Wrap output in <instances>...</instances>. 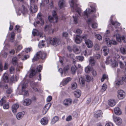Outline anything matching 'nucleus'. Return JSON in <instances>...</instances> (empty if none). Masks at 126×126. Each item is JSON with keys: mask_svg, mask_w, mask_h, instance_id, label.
<instances>
[{"mask_svg": "<svg viewBox=\"0 0 126 126\" xmlns=\"http://www.w3.org/2000/svg\"><path fill=\"white\" fill-rule=\"evenodd\" d=\"M46 54L43 52L40 51L37 52L32 59V61H37L38 59L41 58L44 59L46 58Z\"/></svg>", "mask_w": 126, "mask_h": 126, "instance_id": "f257e3e1", "label": "nucleus"}, {"mask_svg": "<svg viewBox=\"0 0 126 126\" xmlns=\"http://www.w3.org/2000/svg\"><path fill=\"white\" fill-rule=\"evenodd\" d=\"M21 84L22 86V91L20 93V94L23 95L24 96L28 95V92L26 90L27 85V81L23 80L21 82Z\"/></svg>", "mask_w": 126, "mask_h": 126, "instance_id": "f03ea898", "label": "nucleus"}, {"mask_svg": "<svg viewBox=\"0 0 126 126\" xmlns=\"http://www.w3.org/2000/svg\"><path fill=\"white\" fill-rule=\"evenodd\" d=\"M77 1V0H71L70 3V5L73 9H75L76 12H77L80 16V13L81 12V10L80 8L77 7V5L76 3Z\"/></svg>", "mask_w": 126, "mask_h": 126, "instance_id": "7ed1b4c3", "label": "nucleus"}, {"mask_svg": "<svg viewBox=\"0 0 126 126\" xmlns=\"http://www.w3.org/2000/svg\"><path fill=\"white\" fill-rule=\"evenodd\" d=\"M53 16H49L48 17L49 21L50 22L56 23L58 19V17L57 15L56 12L53 10L52 13Z\"/></svg>", "mask_w": 126, "mask_h": 126, "instance_id": "20e7f679", "label": "nucleus"}, {"mask_svg": "<svg viewBox=\"0 0 126 126\" xmlns=\"http://www.w3.org/2000/svg\"><path fill=\"white\" fill-rule=\"evenodd\" d=\"M35 0H30V10L32 13H35L37 10V6L35 5Z\"/></svg>", "mask_w": 126, "mask_h": 126, "instance_id": "39448f33", "label": "nucleus"}, {"mask_svg": "<svg viewBox=\"0 0 126 126\" xmlns=\"http://www.w3.org/2000/svg\"><path fill=\"white\" fill-rule=\"evenodd\" d=\"M49 41L51 45L55 46L58 45L61 43L60 39L55 37L51 38L50 39Z\"/></svg>", "mask_w": 126, "mask_h": 126, "instance_id": "423d86ee", "label": "nucleus"}, {"mask_svg": "<svg viewBox=\"0 0 126 126\" xmlns=\"http://www.w3.org/2000/svg\"><path fill=\"white\" fill-rule=\"evenodd\" d=\"M42 67L40 65L38 66L37 67L36 72L35 70L32 69L31 70V72L29 76L30 78H32L35 75L36 72H40L41 71V70H42Z\"/></svg>", "mask_w": 126, "mask_h": 126, "instance_id": "0eeeda50", "label": "nucleus"}, {"mask_svg": "<svg viewBox=\"0 0 126 126\" xmlns=\"http://www.w3.org/2000/svg\"><path fill=\"white\" fill-rule=\"evenodd\" d=\"M37 17L38 18L37 21H36L35 23H34V24L35 26H37L36 24H39L41 25H43L44 24V22L43 19L42 18L41 14L39 13L37 15Z\"/></svg>", "mask_w": 126, "mask_h": 126, "instance_id": "6e6552de", "label": "nucleus"}, {"mask_svg": "<svg viewBox=\"0 0 126 126\" xmlns=\"http://www.w3.org/2000/svg\"><path fill=\"white\" fill-rule=\"evenodd\" d=\"M92 10H90L89 8L86 9V11L84 12L83 15L86 16L88 17L89 16L90 14H91L94 12H95V8L91 7Z\"/></svg>", "mask_w": 126, "mask_h": 126, "instance_id": "1a4fd4ad", "label": "nucleus"}, {"mask_svg": "<svg viewBox=\"0 0 126 126\" xmlns=\"http://www.w3.org/2000/svg\"><path fill=\"white\" fill-rule=\"evenodd\" d=\"M86 39V37L85 35H82L81 36L77 35L75 39V42L77 44H79L81 42L82 39L85 40Z\"/></svg>", "mask_w": 126, "mask_h": 126, "instance_id": "9d476101", "label": "nucleus"}, {"mask_svg": "<svg viewBox=\"0 0 126 126\" xmlns=\"http://www.w3.org/2000/svg\"><path fill=\"white\" fill-rule=\"evenodd\" d=\"M113 117L114 121L117 125L119 126L122 124V121L121 118L114 115H113Z\"/></svg>", "mask_w": 126, "mask_h": 126, "instance_id": "9b49d317", "label": "nucleus"}, {"mask_svg": "<svg viewBox=\"0 0 126 126\" xmlns=\"http://www.w3.org/2000/svg\"><path fill=\"white\" fill-rule=\"evenodd\" d=\"M105 40L106 44L108 47H111V44H112L114 45H116V42L115 41L113 40H110L109 38H106L105 37Z\"/></svg>", "mask_w": 126, "mask_h": 126, "instance_id": "f8f14e48", "label": "nucleus"}, {"mask_svg": "<svg viewBox=\"0 0 126 126\" xmlns=\"http://www.w3.org/2000/svg\"><path fill=\"white\" fill-rule=\"evenodd\" d=\"M118 97L119 99H122L125 97V93L123 90H119L118 91Z\"/></svg>", "mask_w": 126, "mask_h": 126, "instance_id": "ddd939ff", "label": "nucleus"}, {"mask_svg": "<svg viewBox=\"0 0 126 126\" xmlns=\"http://www.w3.org/2000/svg\"><path fill=\"white\" fill-rule=\"evenodd\" d=\"M19 10L21 11L23 15H25L28 14V11L27 8L25 7L23 5H22Z\"/></svg>", "mask_w": 126, "mask_h": 126, "instance_id": "4468645a", "label": "nucleus"}, {"mask_svg": "<svg viewBox=\"0 0 126 126\" xmlns=\"http://www.w3.org/2000/svg\"><path fill=\"white\" fill-rule=\"evenodd\" d=\"M72 100L70 98L65 99L63 101V104L66 107L70 105L72 103Z\"/></svg>", "mask_w": 126, "mask_h": 126, "instance_id": "2eb2a0df", "label": "nucleus"}, {"mask_svg": "<svg viewBox=\"0 0 126 126\" xmlns=\"http://www.w3.org/2000/svg\"><path fill=\"white\" fill-rule=\"evenodd\" d=\"M58 5L60 8L62 9L66 6V4L65 0H62L59 1Z\"/></svg>", "mask_w": 126, "mask_h": 126, "instance_id": "dca6fc26", "label": "nucleus"}, {"mask_svg": "<svg viewBox=\"0 0 126 126\" xmlns=\"http://www.w3.org/2000/svg\"><path fill=\"white\" fill-rule=\"evenodd\" d=\"M51 104L49 103L47 104L44 107L43 110V113L45 114L50 107Z\"/></svg>", "mask_w": 126, "mask_h": 126, "instance_id": "f3484780", "label": "nucleus"}, {"mask_svg": "<svg viewBox=\"0 0 126 126\" xmlns=\"http://www.w3.org/2000/svg\"><path fill=\"white\" fill-rule=\"evenodd\" d=\"M71 78L70 77H68L63 79L62 81L61 82V84L64 86L67 84L69 81L71 80Z\"/></svg>", "mask_w": 126, "mask_h": 126, "instance_id": "a211bd4d", "label": "nucleus"}, {"mask_svg": "<svg viewBox=\"0 0 126 126\" xmlns=\"http://www.w3.org/2000/svg\"><path fill=\"white\" fill-rule=\"evenodd\" d=\"M85 43L87 47L88 48H91L93 46V42L90 40L88 39L85 40Z\"/></svg>", "mask_w": 126, "mask_h": 126, "instance_id": "6ab92c4d", "label": "nucleus"}, {"mask_svg": "<svg viewBox=\"0 0 126 126\" xmlns=\"http://www.w3.org/2000/svg\"><path fill=\"white\" fill-rule=\"evenodd\" d=\"M116 38L117 41L119 42L121 41V39L124 41V42H126V39H125V38L123 36L121 37L119 34H116Z\"/></svg>", "mask_w": 126, "mask_h": 126, "instance_id": "aec40b11", "label": "nucleus"}, {"mask_svg": "<svg viewBox=\"0 0 126 126\" xmlns=\"http://www.w3.org/2000/svg\"><path fill=\"white\" fill-rule=\"evenodd\" d=\"M45 31H48L49 32L51 33H53L54 31L52 29L51 26L46 25L44 28Z\"/></svg>", "mask_w": 126, "mask_h": 126, "instance_id": "412c9836", "label": "nucleus"}, {"mask_svg": "<svg viewBox=\"0 0 126 126\" xmlns=\"http://www.w3.org/2000/svg\"><path fill=\"white\" fill-rule=\"evenodd\" d=\"M19 107V105L17 104L13 105L12 106V109L13 112L15 113L17 112V110Z\"/></svg>", "mask_w": 126, "mask_h": 126, "instance_id": "4be33fe9", "label": "nucleus"}, {"mask_svg": "<svg viewBox=\"0 0 126 126\" xmlns=\"http://www.w3.org/2000/svg\"><path fill=\"white\" fill-rule=\"evenodd\" d=\"M32 101L31 99H27L24 100L23 102V104L24 106H29L31 103Z\"/></svg>", "mask_w": 126, "mask_h": 126, "instance_id": "5701e85b", "label": "nucleus"}, {"mask_svg": "<svg viewBox=\"0 0 126 126\" xmlns=\"http://www.w3.org/2000/svg\"><path fill=\"white\" fill-rule=\"evenodd\" d=\"M2 79L3 80L4 82L6 83H8L9 79L8 77V75L7 73H4L2 77Z\"/></svg>", "mask_w": 126, "mask_h": 126, "instance_id": "b1692460", "label": "nucleus"}, {"mask_svg": "<svg viewBox=\"0 0 126 126\" xmlns=\"http://www.w3.org/2000/svg\"><path fill=\"white\" fill-rule=\"evenodd\" d=\"M48 121V119L47 118L44 117L41 119V123L42 124L45 125L47 124Z\"/></svg>", "mask_w": 126, "mask_h": 126, "instance_id": "393cba45", "label": "nucleus"}, {"mask_svg": "<svg viewBox=\"0 0 126 126\" xmlns=\"http://www.w3.org/2000/svg\"><path fill=\"white\" fill-rule=\"evenodd\" d=\"M24 111H22L17 113L16 115V117L18 120H20L24 116Z\"/></svg>", "mask_w": 126, "mask_h": 126, "instance_id": "a878e982", "label": "nucleus"}, {"mask_svg": "<svg viewBox=\"0 0 126 126\" xmlns=\"http://www.w3.org/2000/svg\"><path fill=\"white\" fill-rule=\"evenodd\" d=\"M102 111L100 110H98L94 114V116L95 117L98 118L99 117H102Z\"/></svg>", "mask_w": 126, "mask_h": 126, "instance_id": "bb28decb", "label": "nucleus"}, {"mask_svg": "<svg viewBox=\"0 0 126 126\" xmlns=\"http://www.w3.org/2000/svg\"><path fill=\"white\" fill-rule=\"evenodd\" d=\"M102 50H103L104 52V55L105 56L107 55L109 52V50L108 48L105 46L103 47L102 48Z\"/></svg>", "mask_w": 126, "mask_h": 126, "instance_id": "cd10ccee", "label": "nucleus"}, {"mask_svg": "<svg viewBox=\"0 0 126 126\" xmlns=\"http://www.w3.org/2000/svg\"><path fill=\"white\" fill-rule=\"evenodd\" d=\"M74 94L77 97H79L81 94V92L80 90L78 89H77L74 92Z\"/></svg>", "mask_w": 126, "mask_h": 126, "instance_id": "c85d7f7f", "label": "nucleus"}, {"mask_svg": "<svg viewBox=\"0 0 126 126\" xmlns=\"http://www.w3.org/2000/svg\"><path fill=\"white\" fill-rule=\"evenodd\" d=\"M123 83V82L121 80L117 79L114 82V84L116 86H119L120 85L122 84Z\"/></svg>", "mask_w": 126, "mask_h": 126, "instance_id": "c756f323", "label": "nucleus"}, {"mask_svg": "<svg viewBox=\"0 0 126 126\" xmlns=\"http://www.w3.org/2000/svg\"><path fill=\"white\" fill-rule=\"evenodd\" d=\"M89 63L91 66L94 65L96 63L95 61L94 60V58L92 57H90V58Z\"/></svg>", "mask_w": 126, "mask_h": 126, "instance_id": "7c9ffc66", "label": "nucleus"}, {"mask_svg": "<svg viewBox=\"0 0 126 126\" xmlns=\"http://www.w3.org/2000/svg\"><path fill=\"white\" fill-rule=\"evenodd\" d=\"M32 33L34 36H39L40 37H41L42 36L41 34H40L38 31L36 30H33L32 31Z\"/></svg>", "mask_w": 126, "mask_h": 126, "instance_id": "2f4dec72", "label": "nucleus"}, {"mask_svg": "<svg viewBox=\"0 0 126 126\" xmlns=\"http://www.w3.org/2000/svg\"><path fill=\"white\" fill-rule=\"evenodd\" d=\"M111 63V66L113 67H115L117 66L118 64L117 62L116 61L113 60L112 59L110 60Z\"/></svg>", "mask_w": 126, "mask_h": 126, "instance_id": "473e14b6", "label": "nucleus"}, {"mask_svg": "<svg viewBox=\"0 0 126 126\" xmlns=\"http://www.w3.org/2000/svg\"><path fill=\"white\" fill-rule=\"evenodd\" d=\"M114 112L115 114L117 115H120L121 113V111L120 109L118 107L115 108L114 109Z\"/></svg>", "mask_w": 126, "mask_h": 126, "instance_id": "72a5a7b5", "label": "nucleus"}, {"mask_svg": "<svg viewBox=\"0 0 126 126\" xmlns=\"http://www.w3.org/2000/svg\"><path fill=\"white\" fill-rule=\"evenodd\" d=\"M108 105L111 107L115 106L116 104L115 101L114 100H110L108 102Z\"/></svg>", "mask_w": 126, "mask_h": 126, "instance_id": "f704fd0d", "label": "nucleus"}, {"mask_svg": "<svg viewBox=\"0 0 126 126\" xmlns=\"http://www.w3.org/2000/svg\"><path fill=\"white\" fill-rule=\"evenodd\" d=\"M6 98L5 96H4L1 99L0 101V104L1 106H2L5 104L6 103L5 99Z\"/></svg>", "mask_w": 126, "mask_h": 126, "instance_id": "c9c22d12", "label": "nucleus"}, {"mask_svg": "<svg viewBox=\"0 0 126 126\" xmlns=\"http://www.w3.org/2000/svg\"><path fill=\"white\" fill-rule=\"evenodd\" d=\"M92 70V68L89 66H87L85 68V71L86 73H89Z\"/></svg>", "mask_w": 126, "mask_h": 126, "instance_id": "e433bc0d", "label": "nucleus"}, {"mask_svg": "<svg viewBox=\"0 0 126 126\" xmlns=\"http://www.w3.org/2000/svg\"><path fill=\"white\" fill-rule=\"evenodd\" d=\"M17 58L16 57H15L12 59V62L13 65H15L17 63Z\"/></svg>", "mask_w": 126, "mask_h": 126, "instance_id": "4c0bfd02", "label": "nucleus"}, {"mask_svg": "<svg viewBox=\"0 0 126 126\" xmlns=\"http://www.w3.org/2000/svg\"><path fill=\"white\" fill-rule=\"evenodd\" d=\"M15 36V33L14 32H12L11 34V41L12 42H14V39Z\"/></svg>", "mask_w": 126, "mask_h": 126, "instance_id": "58836bf2", "label": "nucleus"}, {"mask_svg": "<svg viewBox=\"0 0 126 126\" xmlns=\"http://www.w3.org/2000/svg\"><path fill=\"white\" fill-rule=\"evenodd\" d=\"M77 67L76 66H72L71 68V71L72 72L73 74L75 73L76 70L77 69Z\"/></svg>", "mask_w": 126, "mask_h": 126, "instance_id": "ea45409f", "label": "nucleus"}, {"mask_svg": "<svg viewBox=\"0 0 126 126\" xmlns=\"http://www.w3.org/2000/svg\"><path fill=\"white\" fill-rule=\"evenodd\" d=\"M85 80L82 77H80L79 79V82L80 84H81L83 86L84 85Z\"/></svg>", "mask_w": 126, "mask_h": 126, "instance_id": "a19ab883", "label": "nucleus"}, {"mask_svg": "<svg viewBox=\"0 0 126 126\" xmlns=\"http://www.w3.org/2000/svg\"><path fill=\"white\" fill-rule=\"evenodd\" d=\"M30 84L32 87H37L38 86V83L32 81L31 82Z\"/></svg>", "mask_w": 126, "mask_h": 126, "instance_id": "79ce46f5", "label": "nucleus"}, {"mask_svg": "<svg viewBox=\"0 0 126 126\" xmlns=\"http://www.w3.org/2000/svg\"><path fill=\"white\" fill-rule=\"evenodd\" d=\"M44 42V41L43 40L41 42H39L38 44V46L39 48H42L44 47L45 45L43 43Z\"/></svg>", "mask_w": 126, "mask_h": 126, "instance_id": "37998d69", "label": "nucleus"}, {"mask_svg": "<svg viewBox=\"0 0 126 126\" xmlns=\"http://www.w3.org/2000/svg\"><path fill=\"white\" fill-rule=\"evenodd\" d=\"M121 52L123 54H126V50L123 47H121L120 49Z\"/></svg>", "mask_w": 126, "mask_h": 126, "instance_id": "c03bdc74", "label": "nucleus"}, {"mask_svg": "<svg viewBox=\"0 0 126 126\" xmlns=\"http://www.w3.org/2000/svg\"><path fill=\"white\" fill-rule=\"evenodd\" d=\"M74 22L75 24H77L78 23V16H73Z\"/></svg>", "mask_w": 126, "mask_h": 126, "instance_id": "a18cd8bd", "label": "nucleus"}, {"mask_svg": "<svg viewBox=\"0 0 126 126\" xmlns=\"http://www.w3.org/2000/svg\"><path fill=\"white\" fill-rule=\"evenodd\" d=\"M59 120V118L58 116H55L53 118L52 122L54 123H55L56 122H57Z\"/></svg>", "mask_w": 126, "mask_h": 126, "instance_id": "49530a36", "label": "nucleus"}, {"mask_svg": "<svg viewBox=\"0 0 126 126\" xmlns=\"http://www.w3.org/2000/svg\"><path fill=\"white\" fill-rule=\"evenodd\" d=\"M111 23L112 25H115L116 26H119L120 25V24L118 22L116 21H111Z\"/></svg>", "mask_w": 126, "mask_h": 126, "instance_id": "de8ad7c7", "label": "nucleus"}, {"mask_svg": "<svg viewBox=\"0 0 126 126\" xmlns=\"http://www.w3.org/2000/svg\"><path fill=\"white\" fill-rule=\"evenodd\" d=\"M76 58L79 61H82L84 59V57L82 56H78L76 57Z\"/></svg>", "mask_w": 126, "mask_h": 126, "instance_id": "09e8293b", "label": "nucleus"}, {"mask_svg": "<svg viewBox=\"0 0 126 126\" xmlns=\"http://www.w3.org/2000/svg\"><path fill=\"white\" fill-rule=\"evenodd\" d=\"M10 80L12 81H16L17 80V78L16 76H13L10 79Z\"/></svg>", "mask_w": 126, "mask_h": 126, "instance_id": "8fccbe9b", "label": "nucleus"}, {"mask_svg": "<svg viewBox=\"0 0 126 126\" xmlns=\"http://www.w3.org/2000/svg\"><path fill=\"white\" fill-rule=\"evenodd\" d=\"M77 86V84L76 83H74L72 84L71 88L72 89L74 90L76 89Z\"/></svg>", "mask_w": 126, "mask_h": 126, "instance_id": "3c124183", "label": "nucleus"}, {"mask_svg": "<svg viewBox=\"0 0 126 126\" xmlns=\"http://www.w3.org/2000/svg\"><path fill=\"white\" fill-rule=\"evenodd\" d=\"M92 78H91V77L87 75L86 76V80L87 82H89L92 80Z\"/></svg>", "mask_w": 126, "mask_h": 126, "instance_id": "603ef678", "label": "nucleus"}, {"mask_svg": "<svg viewBox=\"0 0 126 126\" xmlns=\"http://www.w3.org/2000/svg\"><path fill=\"white\" fill-rule=\"evenodd\" d=\"M19 26L16 25L15 27V30H16L17 32H21V30L19 29Z\"/></svg>", "mask_w": 126, "mask_h": 126, "instance_id": "864d4df0", "label": "nucleus"}, {"mask_svg": "<svg viewBox=\"0 0 126 126\" xmlns=\"http://www.w3.org/2000/svg\"><path fill=\"white\" fill-rule=\"evenodd\" d=\"M73 50L75 52H77V53H78L79 51V49L76 46L74 47Z\"/></svg>", "mask_w": 126, "mask_h": 126, "instance_id": "5fc2aeb1", "label": "nucleus"}, {"mask_svg": "<svg viewBox=\"0 0 126 126\" xmlns=\"http://www.w3.org/2000/svg\"><path fill=\"white\" fill-rule=\"evenodd\" d=\"M111 59L110 58V57H108L106 59V60L105 61L106 63L107 64H108L110 63H111V62L110 61V60Z\"/></svg>", "mask_w": 126, "mask_h": 126, "instance_id": "6e6d98bb", "label": "nucleus"}, {"mask_svg": "<svg viewBox=\"0 0 126 126\" xmlns=\"http://www.w3.org/2000/svg\"><path fill=\"white\" fill-rule=\"evenodd\" d=\"M110 33V31L109 30H107L106 31V33L104 34V38L105 39V38H109L108 37V34Z\"/></svg>", "mask_w": 126, "mask_h": 126, "instance_id": "4d7b16f0", "label": "nucleus"}, {"mask_svg": "<svg viewBox=\"0 0 126 126\" xmlns=\"http://www.w3.org/2000/svg\"><path fill=\"white\" fill-rule=\"evenodd\" d=\"M22 47L21 45H19L18 46L16 49V52H18L22 48Z\"/></svg>", "mask_w": 126, "mask_h": 126, "instance_id": "13d9d810", "label": "nucleus"}, {"mask_svg": "<svg viewBox=\"0 0 126 126\" xmlns=\"http://www.w3.org/2000/svg\"><path fill=\"white\" fill-rule=\"evenodd\" d=\"M93 20L92 19L90 18L88 19V21H87V23L89 25L91 24L93 22Z\"/></svg>", "mask_w": 126, "mask_h": 126, "instance_id": "bf43d9fd", "label": "nucleus"}, {"mask_svg": "<svg viewBox=\"0 0 126 126\" xmlns=\"http://www.w3.org/2000/svg\"><path fill=\"white\" fill-rule=\"evenodd\" d=\"M94 47L95 50H99L100 47L99 45L97 44H95Z\"/></svg>", "mask_w": 126, "mask_h": 126, "instance_id": "052dcab7", "label": "nucleus"}, {"mask_svg": "<svg viewBox=\"0 0 126 126\" xmlns=\"http://www.w3.org/2000/svg\"><path fill=\"white\" fill-rule=\"evenodd\" d=\"M15 70L14 68V67L12 66L9 69V71L11 74H13Z\"/></svg>", "mask_w": 126, "mask_h": 126, "instance_id": "680f3d73", "label": "nucleus"}, {"mask_svg": "<svg viewBox=\"0 0 126 126\" xmlns=\"http://www.w3.org/2000/svg\"><path fill=\"white\" fill-rule=\"evenodd\" d=\"M107 87V85L105 84H103L102 86V89L103 91H104L106 90Z\"/></svg>", "mask_w": 126, "mask_h": 126, "instance_id": "e2e57ef3", "label": "nucleus"}, {"mask_svg": "<svg viewBox=\"0 0 126 126\" xmlns=\"http://www.w3.org/2000/svg\"><path fill=\"white\" fill-rule=\"evenodd\" d=\"M9 107V104L8 103L3 105V108L4 109H8Z\"/></svg>", "mask_w": 126, "mask_h": 126, "instance_id": "0e129e2a", "label": "nucleus"}, {"mask_svg": "<svg viewBox=\"0 0 126 126\" xmlns=\"http://www.w3.org/2000/svg\"><path fill=\"white\" fill-rule=\"evenodd\" d=\"M96 37L98 40H100L102 39V37L101 35L99 34H97L95 35Z\"/></svg>", "mask_w": 126, "mask_h": 126, "instance_id": "69168bd1", "label": "nucleus"}, {"mask_svg": "<svg viewBox=\"0 0 126 126\" xmlns=\"http://www.w3.org/2000/svg\"><path fill=\"white\" fill-rule=\"evenodd\" d=\"M97 26V25L96 23H93L92 24V27L93 28H95Z\"/></svg>", "mask_w": 126, "mask_h": 126, "instance_id": "338daca9", "label": "nucleus"}, {"mask_svg": "<svg viewBox=\"0 0 126 126\" xmlns=\"http://www.w3.org/2000/svg\"><path fill=\"white\" fill-rule=\"evenodd\" d=\"M122 79L123 82H126V75H124L123 76L122 78Z\"/></svg>", "mask_w": 126, "mask_h": 126, "instance_id": "774afa93", "label": "nucleus"}]
</instances>
